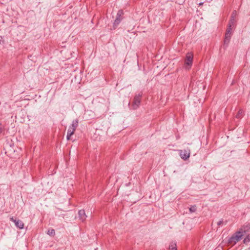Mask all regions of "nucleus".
<instances>
[{"instance_id":"nucleus-3","label":"nucleus","mask_w":250,"mask_h":250,"mask_svg":"<svg viewBox=\"0 0 250 250\" xmlns=\"http://www.w3.org/2000/svg\"><path fill=\"white\" fill-rule=\"evenodd\" d=\"M142 94L136 95L133 99L132 107L133 109H136L140 105Z\"/></svg>"},{"instance_id":"nucleus-9","label":"nucleus","mask_w":250,"mask_h":250,"mask_svg":"<svg viewBox=\"0 0 250 250\" xmlns=\"http://www.w3.org/2000/svg\"><path fill=\"white\" fill-rule=\"evenodd\" d=\"M236 241L235 240V238L232 235L230 238H229L228 240V243L229 245H232V246L236 244Z\"/></svg>"},{"instance_id":"nucleus-2","label":"nucleus","mask_w":250,"mask_h":250,"mask_svg":"<svg viewBox=\"0 0 250 250\" xmlns=\"http://www.w3.org/2000/svg\"><path fill=\"white\" fill-rule=\"evenodd\" d=\"M124 15V11L123 10H120L118 11L117 14L116 18L113 23V28L115 29L117 26L121 22L123 19V15Z\"/></svg>"},{"instance_id":"nucleus-19","label":"nucleus","mask_w":250,"mask_h":250,"mask_svg":"<svg viewBox=\"0 0 250 250\" xmlns=\"http://www.w3.org/2000/svg\"><path fill=\"white\" fill-rule=\"evenodd\" d=\"M228 26H229V27H231L234 28L235 26V24L233 22H231V21H229V23L228 24Z\"/></svg>"},{"instance_id":"nucleus-21","label":"nucleus","mask_w":250,"mask_h":250,"mask_svg":"<svg viewBox=\"0 0 250 250\" xmlns=\"http://www.w3.org/2000/svg\"><path fill=\"white\" fill-rule=\"evenodd\" d=\"M223 220H221L217 222V225L219 226H221L223 224Z\"/></svg>"},{"instance_id":"nucleus-12","label":"nucleus","mask_w":250,"mask_h":250,"mask_svg":"<svg viewBox=\"0 0 250 250\" xmlns=\"http://www.w3.org/2000/svg\"><path fill=\"white\" fill-rule=\"evenodd\" d=\"M244 115V111L242 109H240L237 114L236 115L235 117L237 119L241 118Z\"/></svg>"},{"instance_id":"nucleus-10","label":"nucleus","mask_w":250,"mask_h":250,"mask_svg":"<svg viewBox=\"0 0 250 250\" xmlns=\"http://www.w3.org/2000/svg\"><path fill=\"white\" fill-rule=\"evenodd\" d=\"M17 228L20 229H22L24 227V223L20 220L16 221V224L15 225Z\"/></svg>"},{"instance_id":"nucleus-7","label":"nucleus","mask_w":250,"mask_h":250,"mask_svg":"<svg viewBox=\"0 0 250 250\" xmlns=\"http://www.w3.org/2000/svg\"><path fill=\"white\" fill-rule=\"evenodd\" d=\"M231 35L232 34H229L228 33H225V38L224 40V45L226 47L228 46L229 42L230 40L231 39Z\"/></svg>"},{"instance_id":"nucleus-1","label":"nucleus","mask_w":250,"mask_h":250,"mask_svg":"<svg viewBox=\"0 0 250 250\" xmlns=\"http://www.w3.org/2000/svg\"><path fill=\"white\" fill-rule=\"evenodd\" d=\"M79 124V120L76 119L72 121V124L69 127L67 130L66 138L67 140H70L72 135L74 134L76 128L78 127Z\"/></svg>"},{"instance_id":"nucleus-23","label":"nucleus","mask_w":250,"mask_h":250,"mask_svg":"<svg viewBox=\"0 0 250 250\" xmlns=\"http://www.w3.org/2000/svg\"><path fill=\"white\" fill-rule=\"evenodd\" d=\"M199 4H200V5H202V4H203V3H202V2L200 3H199Z\"/></svg>"},{"instance_id":"nucleus-15","label":"nucleus","mask_w":250,"mask_h":250,"mask_svg":"<svg viewBox=\"0 0 250 250\" xmlns=\"http://www.w3.org/2000/svg\"><path fill=\"white\" fill-rule=\"evenodd\" d=\"M232 29L233 27H229L228 26L226 33L232 34Z\"/></svg>"},{"instance_id":"nucleus-16","label":"nucleus","mask_w":250,"mask_h":250,"mask_svg":"<svg viewBox=\"0 0 250 250\" xmlns=\"http://www.w3.org/2000/svg\"><path fill=\"white\" fill-rule=\"evenodd\" d=\"M196 210V206L195 205L191 206L189 208V211L190 212H194Z\"/></svg>"},{"instance_id":"nucleus-24","label":"nucleus","mask_w":250,"mask_h":250,"mask_svg":"<svg viewBox=\"0 0 250 250\" xmlns=\"http://www.w3.org/2000/svg\"><path fill=\"white\" fill-rule=\"evenodd\" d=\"M227 221H226L225 222V224H227Z\"/></svg>"},{"instance_id":"nucleus-18","label":"nucleus","mask_w":250,"mask_h":250,"mask_svg":"<svg viewBox=\"0 0 250 250\" xmlns=\"http://www.w3.org/2000/svg\"><path fill=\"white\" fill-rule=\"evenodd\" d=\"M236 15H237L236 11V10L233 11L232 13H231L230 18H231V19H235V17H236Z\"/></svg>"},{"instance_id":"nucleus-8","label":"nucleus","mask_w":250,"mask_h":250,"mask_svg":"<svg viewBox=\"0 0 250 250\" xmlns=\"http://www.w3.org/2000/svg\"><path fill=\"white\" fill-rule=\"evenodd\" d=\"M180 155L182 159L186 160L189 157V153L186 150H180Z\"/></svg>"},{"instance_id":"nucleus-22","label":"nucleus","mask_w":250,"mask_h":250,"mask_svg":"<svg viewBox=\"0 0 250 250\" xmlns=\"http://www.w3.org/2000/svg\"><path fill=\"white\" fill-rule=\"evenodd\" d=\"M229 21H231V22H233L235 24L236 23V20H235V19H231V18H230V20H229Z\"/></svg>"},{"instance_id":"nucleus-11","label":"nucleus","mask_w":250,"mask_h":250,"mask_svg":"<svg viewBox=\"0 0 250 250\" xmlns=\"http://www.w3.org/2000/svg\"><path fill=\"white\" fill-rule=\"evenodd\" d=\"M168 249L169 250H177L176 243L174 242L170 243Z\"/></svg>"},{"instance_id":"nucleus-13","label":"nucleus","mask_w":250,"mask_h":250,"mask_svg":"<svg viewBox=\"0 0 250 250\" xmlns=\"http://www.w3.org/2000/svg\"><path fill=\"white\" fill-rule=\"evenodd\" d=\"M47 234L51 236H53L55 234V231L53 229H49L47 231Z\"/></svg>"},{"instance_id":"nucleus-4","label":"nucleus","mask_w":250,"mask_h":250,"mask_svg":"<svg viewBox=\"0 0 250 250\" xmlns=\"http://www.w3.org/2000/svg\"><path fill=\"white\" fill-rule=\"evenodd\" d=\"M245 233V230H243V229H240L239 231H236L233 234L234 237L235 238V240L236 242H239L242 239V237L243 236L244 233Z\"/></svg>"},{"instance_id":"nucleus-5","label":"nucleus","mask_w":250,"mask_h":250,"mask_svg":"<svg viewBox=\"0 0 250 250\" xmlns=\"http://www.w3.org/2000/svg\"><path fill=\"white\" fill-rule=\"evenodd\" d=\"M193 62V54L191 53H188L186 55L185 63L188 65H191Z\"/></svg>"},{"instance_id":"nucleus-14","label":"nucleus","mask_w":250,"mask_h":250,"mask_svg":"<svg viewBox=\"0 0 250 250\" xmlns=\"http://www.w3.org/2000/svg\"><path fill=\"white\" fill-rule=\"evenodd\" d=\"M250 242V235H248L247 236L244 238L243 240V243L244 244H247L248 243Z\"/></svg>"},{"instance_id":"nucleus-6","label":"nucleus","mask_w":250,"mask_h":250,"mask_svg":"<svg viewBox=\"0 0 250 250\" xmlns=\"http://www.w3.org/2000/svg\"><path fill=\"white\" fill-rule=\"evenodd\" d=\"M86 215L85 214V212L84 209H81L78 212V217L80 220L82 222H83L85 220L86 218Z\"/></svg>"},{"instance_id":"nucleus-20","label":"nucleus","mask_w":250,"mask_h":250,"mask_svg":"<svg viewBox=\"0 0 250 250\" xmlns=\"http://www.w3.org/2000/svg\"><path fill=\"white\" fill-rule=\"evenodd\" d=\"M10 220L11 221L15 223V224L16 225V221L18 220L19 219H14L13 217H10Z\"/></svg>"},{"instance_id":"nucleus-17","label":"nucleus","mask_w":250,"mask_h":250,"mask_svg":"<svg viewBox=\"0 0 250 250\" xmlns=\"http://www.w3.org/2000/svg\"><path fill=\"white\" fill-rule=\"evenodd\" d=\"M241 229H243V230H245L246 232L250 229V225H247L246 226H243Z\"/></svg>"}]
</instances>
